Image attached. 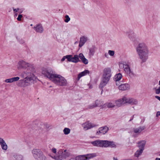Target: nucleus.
Returning a JSON list of instances; mask_svg holds the SVG:
<instances>
[{"mask_svg": "<svg viewBox=\"0 0 160 160\" xmlns=\"http://www.w3.org/2000/svg\"><path fill=\"white\" fill-rule=\"evenodd\" d=\"M160 115V111H158L156 114V116H158Z\"/></svg>", "mask_w": 160, "mask_h": 160, "instance_id": "obj_45", "label": "nucleus"}, {"mask_svg": "<svg viewBox=\"0 0 160 160\" xmlns=\"http://www.w3.org/2000/svg\"><path fill=\"white\" fill-rule=\"evenodd\" d=\"M155 92L156 94H159L160 93V86L159 87L158 89L156 90Z\"/></svg>", "mask_w": 160, "mask_h": 160, "instance_id": "obj_36", "label": "nucleus"}, {"mask_svg": "<svg viewBox=\"0 0 160 160\" xmlns=\"http://www.w3.org/2000/svg\"><path fill=\"white\" fill-rule=\"evenodd\" d=\"M126 97L124 96L121 99H119L116 101V105L118 107H120L122 104L126 103Z\"/></svg>", "mask_w": 160, "mask_h": 160, "instance_id": "obj_13", "label": "nucleus"}, {"mask_svg": "<svg viewBox=\"0 0 160 160\" xmlns=\"http://www.w3.org/2000/svg\"><path fill=\"white\" fill-rule=\"evenodd\" d=\"M76 160H86V158L85 155L79 156L75 158Z\"/></svg>", "mask_w": 160, "mask_h": 160, "instance_id": "obj_25", "label": "nucleus"}, {"mask_svg": "<svg viewBox=\"0 0 160 160\" xmlns=\"http://www.w3.org/2000/svg\"><path fill=\"white\" fill-rule=\"evenodd\" d=\"M66 59V57H65V56H64L62 59H61V61L63 62Z\"/></svg>", "mask_w": 160, "mask_h": 160, "instance_id": "obj_43", "label": "nucleus"}, {"mask_svg": "<svg viewBox=\"0 0 160 160\" xmlns=\"http://www.w3.org/2000/svg\"><path fill=\"white\" fill-rule=\"evenodd\" d=\"M111 75V69L110 68H107L104 69L102 81L99 85V88L101 89H102L107 84Z\"/></svg>", "mask_w": 160, "mask_h": 160, "instance_id": "obj_4", "label": "nucleus"}, {"mask_svg": "<svg viewBox=\"0 0 160 160\" xmlns=\"http://www.w3.org/2000/svg\"><path fill=\"white\" fill-rule=\"evenodd\" d=\"M78 43V42H75V44H76L77 43Z\"/></svg>", "mask_w": 160, "mask_h": 160, "instance_id": "obj_54", "label": "nucleus"}, {"mask_svg": "<svg viewBox=\"0 0 160 160\" xmlns=\"http://www.w3.org/2000/svg\"><path fill=\"white\" fill-rule=\"evenodd\" d=\"M55 73V71L50 67L43 68L42 69V74L55 84L61 86H66L67 84L66 80L60 75Z\"/></svg>", "mask_w": 160, "mask_h": 160, "instance_id": "obj_2", "label": "nucleus"}, {"mask_svg": "<svg viewBox=\"0 0 160 160\" xmlns=\"http://www.w3.org/2000/svg\"><path fill=\"white\" fill-rule=\"evenodd\" d=\"M72 55H68L65 56L66 57V59H67L68 62H72Z\"/></svg>", "mask_w": 160, "mask_h": 160, "instance_id": "obj_29", "label": "nucleus"}, {"mask_svg": "<svg viewBox=\"0 0 160 160\" xmlns=\"http://www.w3.org/2000/svg\"><path fill=\"white\" fill-rule=\"evenodd\" d=\"M33 156L35 159L39 160L40 157V150L39 149H35L32 151Z\"/></svg>", "mask_w": 160, "mask_h": 160, "instance_id": "obj_12", "label": "nucleus"}, {"mask_svg": "<svg viewBox=\"0 0 160 160\" xmlns=\"http://www.w3.org/2000/svg\"><path fill=\"white\" fill-rule=\"evenodd\" d=\"M5 82L7 83H12V78L6 79L5 80Z\"/></svg>", "mask_w": 160, "mask_h": 160, "instance_id": "obj_35", "label": "nucleus"}, {"mask_svg": "<svg viewBox=\"0 0 160 160\" xmlns=\"http://www.w3.org/2000/svg\"><path fill=\"white\" fill-rule=\"evenodd\" d=\"M126 103H128L132 105L136 104L138 103V101L133 98H130L126 97Z\"/></svg>", "mask_w": 160, "mask_h": 160, "instance_id": "obj_16", "label": "nucleus"}, {"mask_svg": "<svg viewBox=\"0 0 160 160\" xmlns=\"http://www.w3.org/2000/svg\"><path fill=\"white\" fill-rule=\"evenodd\" d=\"M91 143L94 146L104 147V140H96L92 142Z\"/></svg>", "mask_w": 160, "mask_h": 160, "instance_id": "obj_11", "label": "nucleus"}, {"mask_svg": "<svg viewBox=\"0 0 160 160\" xmlns=\"http://www.w3.org/2000/svg\"><path fill=\"white\" fill-rule=\"evenodd\" d=\"M19 13H22V11H20V12H19Z\"/></svg>", "mask_w": 160, "mask_h": 160, "instance_id": "obj_53", "label": "nucleus"}, {"mask_svg": "<svg viewBox=\"0 0 160 160\" xmlns=\"http://www.w3.org/2000/svg\"><path fill=\"white\" fill-rule=\"evenodd\" d=\"M155 160H160V158H156Z\"/></svg>", "mask_w": 160, "mask_h": 160, "instance_id": "obj_49", "label": "nucleus"}, {"mask_svg": "<svg viewBox=\"0 0 160 160\" xmlns=\"http://www.w3.org/2000/svg\"><path fill=\"white\" fill-rule=\"evenodd\" d=\"M143 151V150L141 149H139V150H137L135 154V156L137 157H139V156L142 153Z\"/></svg>", "mask_w": 160, "mask_h": 160, "instance_id": "obj_27", "label": "nucleus"}, {"mask_svg": "<svg viewBox=\"0 0 160 160\" xmlns=\"http://www.w3.org/2000/svg\"><path fill=\"white\" fill-rule=\"evenodd\" d=\"M34 28L35 31L37 32H40V26L39 25H37L36 27H34Z\"/></svg>", "mask_w": 160, "mask_h": 160, "instance_id": "obj_31", "label": "nucleus"}, {"mask_svg": "<svg viewBox=\"0 0 160 160\" xmlns=\"http://www.w3.org/2000/svg\"><path fill=\"white\" fill-rule=\"evenodd\" d=\"M90 72L88 70H85L83 72L80 73L78 75V80L82 76H85L87 74L89 73Z\"/></svg>", "mask_w": 160, "mask_h": 160, "instance_id": "obj_18", "label": "nucleus"}, {"mask_svg": "<svg viewBox=\"0 0 160 160\" xmlns=\"http://www.w3.org/2000/svg\"><path fill=\"white\" fill-rule=\"evenodd\" d=\"M63 132L65 135H68L70 133V130L69 128H65L63 129Z\"/></svg>", "mask_w": 160, "mask_h": 160, "instance_id": "obj_28", "label": "nucleus"}, {"mask_svg": "<svg viewBox=\"0 0 160 160\" xmlns=\"http://www.w3.org/2000/svg\"><path fill=\"white\" fill-rule=\"evenodd\" d=\"M12 8L13 9V11L14 12V13L17 12L20 9L18 8L15 9L14 8Z\"/></svg>", "mask_w": 160, "mask_h": 160, "instance_id": "obj_40", "label": "nucleus"}, {"mask_svg": "<svg viewBox=\"0 0 160 160\" xmlns=\"http://www.w3.org/2000/svg\"><path fill=\"white\" fill-rule=\"evenodd\" d=\"M122 75L121 73H118L114 76V80L116 82L118 81L122 78Z\"/></svg>", "mask_w": 160, "mask_h": 160, "instance_id": "obj_22", "label": "nucleus"}, {"mask_svg": "<svg viewBox=\"0 0 160 160\" xmlns=\"http://www.w3.org/2000/svg\"><path fill=\"white\" fill-rule=\"evenodd\" d=\"M5 141L2 138H0V144L4 142Z\"/></svg>", "mask_w": 160, "mask_h": 160, "instance_id": "obj_42", "label": "nucleus"}, {"mask_svg": "<svg viewBox=\"0 0 160 160\" xmlns=\"http://www.w3.org/2000/svg\"><path fill=\"white\" fill-rule=\"evenodd\" d=\"M30 26H32V24H31L30 25Z\"/></svg>", "mask_w": 160, "mask_h": 160, "instance_id": "obj_56", "label": "nucleus"}, {"mask_svg": "<svg viewBox=\"0 0 160 160\" xmlns=\"http://www.w3.org/2000/svg\"><path fill=\"white\" fill-rule=\"evenodd\" d=\"M130 86L128 83L121 84L119 86V89L121 90H125L129 89Z\"/></svg>", "mask_w": 160, "mask_h": 160, "instance_id": "obj_15", "label": "nucleus"}, {"mask_svg": "<svg viewBox=\"0 0 160 160\" xmlns=\"http://www.w3.org/2000/svg\"><path fill=\"white\" fill-rule=\"evenodd\" d=\"M155 98L157 99L159 101H160V97L158 96H155Z\"/></svg>", "mask_w": 160, "mask_h": 160, "instance_id": "obj_44", "label": "nucleus"}, {"mask_svg": "<svg viewBox=\"0 0 160 160\" xmlns=\"http://www.w3.org/2000/svg\"><path fill=\"white\" fill-rule=\"evenodd\" d=\"M99 101L98 100L96 101L94 103L92 104V105L89 106V108L90 109H92L99 105Z\"/></svg>", "mask_w": 160, "mask_h": 160, "instance_id": "obj_23", "label": "nucleus"}, {"mask_svg": "<svg viewBox=\"0 0 160 160\" xmlns=\"http://www.w3.org/2000/svg\"><path fill=\"white\" fill-rule=\"evenodd\" d=\"M81 60L82 62L85 64H87L88 63V60L86 58L82 53H80L79 55H75L73 57L72 56V62L77 63L78 62H81V60Z\"/></svg>", "mask_w": 160, "mask_h": 160, "instance_id": "obj_6", "label": "nucleus"}, {"mask_svg": "<svg viewBox=\"0 0 160 160\" xmlns=\"http://www.w3.org/2000/svg\"><path fill=\"white\" fill-rule=\"evenodd\" d=\"M159 85L160 86V80H159Z\"/></svg>", "mask_w": 160, "mask_h": 160, "instance_id": "obj_51", "label": "nucleus"}, {"mask_svg": "<svg viewBox=\"0 0 160 160\" xmlns=\"http://www.w3.org/2000/svg\"><path fill=\"white\" fill-rule=\"evenodd\" d=\"M139 116L136 115H133L132 117V118H131L129 120H132L133 119H137V118H136V117H138Z\"/></svg>", "mask_w": 160, "mask_h": 160, "instance_id": "obj_38", "label": "nucleus"}, {"mask_svg": "<svg viewBox=\"0 0 160 160\" xmlns=\"http://www.w3.org/2000/svg\"><path fill=\"white\" fill-rule=\"evenodd\" d=\"M136 50L142 62H145L148 58V51L147 46L144 43H140L137 47Z\"/></svg>", "mask_w": 160, "mask_h": 160, "instance_id": "obj_3", "label": "nucleus"}, {"mask_svg": "<svg viewBox=\"0 0 160 160\" xmlns=\"http://www.w3.org/2000/svg\"><path fill=\"white\" fill-rule=\"evenodd\" d=\"M19 42L21 44H23L24 43V40L22 39H20L19 40Z\"/></svg>", "mask_w": 160, "mask_h": 160, "instance_id": "obj_39", "label": "nucleus"}, {"mask_svg": "<svg viewBox=\"0 0 160 160\" xmlns=\"http://www.w3.org/2000/svg\"><path fill=\"white\" fill-rule=\"evenodd\" d=\"M13 157L16 160H23V156L20 154H15Z\"/></svg>", "mask_w": 160, "mask_h": 160, "instance_id": "obj_24", "label": "nucleus"}, {"mask_svg": "<svg viewBox=\"0 0 160 160\" xmlns=\"http://www.w3.org/2000/svg\"><path fill=\"white\" fill-rule=\"evenodd\" d=\"M128 37L129 38L131 39L132 40V37H131L130 35H128Z\"/></svg>", "mask_w": 160, "mask_h": 160, "instance_id": "obj_48", "label": "nucleus"}, {"mask_svg": "<svg viewBox=\"0 0 160 160\" xmlns=\"http://www.w3.org/2000/svg\"><path fill=\"white\" fill-rule=\"evenodd\" d=\"M22 17V16L21 14H19L18 16V17L17 18V19L18 21H20L21 20V18Z\"/></svg>", "mask_w": 160, "mask_h": 160, "instance_id": "obj_37", "label": "nucleus"}, {"mask_svg": "<svg viewBox=\"0 0 160 160\" xmlns=\"http://www.w3.org/2000/svg\"><path fill=\"white\" fill-rule=\"evenodd\" d=\"M146 143V142L144 140L142 141L139 142H138V144L139 149H141L143 150Z\"/></svg>", "mask_w": 160, "mask_h": 160, "instance_id": "obj_20", "label": "nucleus"}, {"mask_svg": "<svg viewBox=\"0 0 160 160\" xmlns=\"http://www.w3.org/2000/svg\"><path fill=\"white\" fill-rule=\"evenodd\" d=\"M96 49L97 48L95 46H92L91 48L89 49V55L91 56H93L94 55Z\"/></svg>", "mask_w": 160, "mask_h": 160, "instance_id": "obj_19", "label": "nucleus"}, {"mask_svg": "<svg viewBox=\"0 0 160 160\" xmlns=\"http://www.w3.org/2000/svg\"><path fill=\"white\" fill-rule=\"evenodd\" d=\"M52 151L54 153H56V149L55 148H53L52 149Z\"/></svg>", "mask_w": 160, "mask_h": 160, "instance_id": "obj_41", "label": "nucleus"}, {"mask_svg": "<svg viewBox=\"0 0 160 160\" xmlns=\"http://www.w3.org/2000/svg\"><path fill=\"white\" fill-rule=\"evenodd\" d=\"M48 128H49V126H48L47 127Z\"/></svg>", "mask_w": 160, "mask_h": 160, "instance_id": "obj_55", "label": "nucleus"}, {"mask_svg": "<svg viewBox=\"0 0 160 160\" xmlns=\"http://www.w3.org/2000/svg\"><path fill=\"white\" fill-rule=\"evenodd\" d=\"M108 128L105 126L99 128L97 131L96 134V135L105 134L108 132Z\"/></svg>", "mask_w": 160, "mask_h": 160, "instance_id": "obj_9", "label": "nucleus"}, {"mask_svg": "<svg viewBox=\"0 0 160 160\" xmlns=\"http://www.w3.org/2000/svg\"><path fill=\"white\" fill-rule=\"evenodd\" d=\"M82 127L84 131H87L92 128L98 126V125L95 123H92L89 121H87L82 124Z\"/></svg>", "mask_w": 160, "mask_h": 160, "instance_id": "obj_8", "label": "nucleus"}, {"mask_svg": "<svg viewBox=\"0 0 160 160\" xmlns=\"http://www.w3.org/2000/svg\"><path fill=\"white\" fill-rule=\"evenodd\" d=\"M70 18L69 17V16L68 15H66L65 16V19L64 20V22L66 23H68L70 21Z\"/></svg>", "mask_w": 160, "mask_h": 160, "instance_id": "obj_30", "label": "nucleus"}, {"mask_svg": "<svg viewBox=\"0 0 160 160\" xmlns=\"http://www.w3.org/2000/svg\"><path fill=\"white\" fill-rule=\"evenodd\" d=\"M108 108H112L114 107L115 105L112 103H109L108 105Z\"/></svg>", "mask_w": 160, "mask_h": 160, "instance_id": "obj_34", "label": "nucleus"}, {"mask_svg": "<svg viewBox=\"0 0 160 160\" xmlns=\"http://www.w3.org/2000/svg\"><path fill=\"white\" fill-rule=\"evenodd\" d=\"M86 158V160H88L91 158L95 157L97 156V154L95 153H92L87 154L85 155Z\"/></svg>", "mask_w": 160, "mask_h": 160, "instance_id": "obj_21", "label": "nucleus"}, {"mask_svg": "<svg viewBox=\"0 0 160 160\" xmlns=\"http://www.w3.org/2000/svg\"><path fill=\"white\" fill-rule=\"evenodd\" d=\"M18 69H23L24 71L22 72L20 76L23 79L19 81L17 85L20 87H25L30 85V82L33 81L35 77L33 73L35 72L34 66L32 64L23 60L20 61L18 64Z\"/></svg>", "mask_w": 160, "mask_h": 160, "instance_id": "obj_1", "label": "nucleus"}, {"mask_svg": "<svg viewBox=\"0 0 160 160\" xmlns=\"http://www.w3.org/2000/svg\"><path fill=\"white\" fill-rule=\"evenodd\" d=\"M113 160H118V159L115 158H113Z\"/></svg>", "mask_w": 160, "mask_h": 160, "instance_id": "obj_50", "label": "nucleus"}, {"mask_svg": "<svg viewBox=\"0 0 160 160\" xmlns=\"http://www.w3.org/2000/svg\"><path fill=\"white\" fill-rule=\"evenodd\" d=\"M123 68L127 76L131 78H132L136 76V74L130 68L129 65L127 64L123 65Z\"/></svg>", "mask_w": 160, "mask_h": 160, "instance_id": "obj_7", "label": "nucleus"}, {"mask_svg": "<svg viewBox=\"0 0 160 160\" xmlns=\"http://www.w3.org/2000/svg\"><path fill=\"white\" fill-rule=\"evenodd\" d=\"M103 92V90L102 89L101 92V94H102Z\"/></svg>", "mask_w": 160, "mask_h": 160, "instance_id": "obj_52", "label": "nucleus"}, {"mask_svg": "<svg viewBox=\"0 0 160 160\" xmlns=\"http://www.w3.org/2000/svg\"><path fill=\"white\" fill-rule=\"evenodd\" d=\"M110 147L111 148H116L117 147L115 142L113 141L108 140H104V147Z\"/></svg>", "mask_w": 160, "mask_h": 160, "instance_id": "obj_10", "label": "nucleus"}, {"mask_svg": "<svg viewBox=\"0 0 160 160\" xmlns=\"http://www.w3.org/2000/svg\"><path fill=\"white\" fill-rule=\"evenodd\" d=\"M58 154L55 156H52L50 155V156L53 159L56 160H62L67 158L69 157L70 155V153L66 150H64L63 151L61 152L60 151L58 152Z\"/></svg>", "mask_w": 160, "mask_h": 160, "instance_id": "obj_5", "label": "nucleus"}, {"mask_svg": "<svg viewBox=\"0 0 160 160\" xmlns=\"http://www.w3.org/2000/svg\"><path fill=\"white\" fill-rule=\"evenodd\" d=\"M20 78L19 77H14L12 78V82H15L18 81V80Z\"/></svg>", "mask_w": 160, "mask_h": 160, "instance_id": "obj_33", "label": "nucleus"}, {"mask_svg": "<svg viewBox=\"0 0 160 160\" xmlns=\"http://www.w3.org/2000/svg\"><path fill=\"white\" fill-rule=\"evenodd\" d=\"M88 40V38L87 37L84 36L81 37L80 39L79 47L80 48L82 47Z\"/></svg>", "mask_w": 160, "mask_h": 160, "instance_id": "obj_14", "label": "nucleus"}, {"mask_svg": "<svg viewBox=\"0 0 160 160\" xmlns=\"http://www.w3.org/2000/svg\"><path fill=\"white\" fill-rule=\"evenodd\" d=\"M43 31V29L42 27L41 26V33H42Z\"/></svg>", "mask_w": 160, "mask_h": 160, "instance_id": "obj_46", "label": "nucleus"}, {"mask_svg": "<svg viewBox=\"0 0 160 160\" xmlns=\"http://www.w3.org/2000/svg\"><path fill=\"white\" fill-rule=\"evenodd\" d=\"M0 144L1 146L2 149L3 150H6L7 149L8 146L5 142L2 143Z\"/></svg>", "mask_w": 160, "mask_h": 160, "instance_id": "obj_26", "label": "nucleus"}, {"mask_svg": "<svg viewBox=\"0 0 160 160\" xmlns=\"http://www.w3.org/2000/svg\"><path fill=\"white\" fill-rule=\"evenodd\" d=\"M104 56L106 58H108V54L107 53H105L104 54Z\"/></svg>", "mask_w": 160, "mask_h": 160, "instance_id": "obj_47", "label": "nucleus"}, {"mask_svg": "<svg viewBox=\"0 0 160 160\" xmlns=\"http://www.w3.org/2000/svg\"><path fill=\"white\" fill-rule=\"evenodd\" d=\"M108 53L110 56H114L115 52L114 51L109 50L108 51Z\"/></svg>", "mask_w": 160, "mask_h": 160, "instance_id": "obj_32", "label": "nucleus"}, {"mask_svg": "<svg viewBox=\"0 0 160 160\" xmlns=\"http://www.w3.org/2000/svg\"><path fill=\"white\" fill-rule=\"evenodd\" d=\"M145 129L144 126L140 127L138 128H134L133 131L134 132L137 134H139Z\"/></svg>", "mask_w": 160, "mask_h": 160, "instance_id": "obj_17", "label": "nucleus"}]
</instances>
